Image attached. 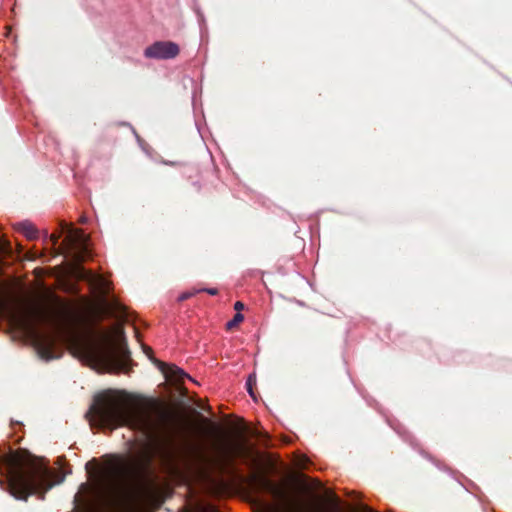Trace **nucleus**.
<instances>
[{
  "instance_id": "obj_20",
  "label": "nucleus",
  "mask_w": 512,
  "mask_h": 512,
  "mask_svg": "<svg viewBox=\"0 0 512 512\" xmlns=\"http://www.w3.org/2000/svg\"><path fill=\"white\" fill-rule=\"evenodd\" d=\"M50 237H51V241H52L53 244H56L58 242L59 238H60V236L57 235V234H51Z\"/></svg>"
},
{
  "instance_id": "obj_3",
  "label": "nucleus",
  "mask_w": 512,
  "mask_h": 512,
  "mask_svg": "<svg viewBox=\"0 0 512 512\" xmlns=\"http://www.w3.org/2000/svg\"><path fill=\"white\" fill-rule=\"evenodd\" d=\"M9 493L18 500L26 501L30 495L44 494L52 488L49 468L26 451L10 453L6 457Z\"/></svg>"
},
{
  "instance_id": "obj_2",
  "label": "nucleus",
  "mask_w": 512,
  "mask_h": 512,
  "mask_svg": "<svg viewBox=\"0 0 512 512\" xmlns=\"http://www.w3.org/2000/svg\"><path fill=\"white\" fill-rule=\"evenodd\" d=\"M186 458L190 466L205 475L211 471L227 473L233 470L235 458H244L248 460L247 464L252 469V473L247 479L251 486L258 491L271 494L276 499L285 501L289 512H304L300 503L289 500L284 490L266 476L259 457L242 443L223 445L218 449V454L213 457L206 455L199 448L193 447L186 453Z\"/></svg>"
},
{
  "instance_id": "obj_21",
  "label": "nucleus",
  "mask_w": 512,
  "mask_h": 512,
  "mask_svg": "<svg viewBox=\"0 0 512 512\" xmlns=\"http://www.w3.org/2000/svg\"><path fill=\"white\" fill-rule=\"evenodd\" d=\"M361 512H374V511L370 507L364 505V506H362Z\"/></svg>"
},
{
  "instance_id": "obj_13",
  "label": "nucleus",
  "mask_w": 512,
  "mask_h": 512,
  "mask_svg": "<svg viewBox=\"0 0 512 512\" xmlns=\"http://www.w3.org/2000/svg\"><path fill=\"white\" fill-rule=\"evenodd\" d=\"M256 383V377L255 375H249L248 379H247V382H246V386H247V390H248V393L250 394L251 397L255 398V395H254V392H253V385Z\"/></svg>"
},
{
  "instance_id": "obj_16",
  "label": "nucleus",
  "mask_w": 512,
  "mask_h": 512,
  "mask_svg": "<svg viewBox=\"0 0 512 512\" xmlns=\"http://www.w3.org/2000/svg\"><path fill=\"white\" fill-rule=\"evenodd\" d=\"M37 316L42 320V321H53V319H51V317L46 314V313H43V312H39L37 313Z\"/></svg>"
},
{
  "instance_id": "obj_24",
  "label": "nucleus",
  "mask_w": 512,
  "mask_h": 512,
  "mask_svg": "<svg viewBox=\"0 0 512 512\" xmlns=\"http://www.w3.org/2000/svg\"><path fill=\"white\" fill-rule=\"evenodd\" d=\"M97 280H98V282H99V285L104 286V285L106 284L105 280H104V279H102V278H98Z\"/></svg>"
},
{
  "instance_id": "obj_6",
  "label": "nucleus",
  "mask_w": 512,
  "mask_h": 512,
  "mask_svg": "<svg viewBox=\"0 0 512 512\" xmlns=\"http://www.w3.org/2000/svg\"><path fill=\"white\" fill-rule=\"evenodd\" d=\"M17 321L19 326L31 338L33 346L40 358L48 361L61 356V353L57 350V343L60 338V334L57 330L52 332H43L39 331L28 319H18Z\"/></svg>"
},
{
  "instance_id": "obj_11",
  "label": "nucleus",
  "mask_w": 512,
  "mask_h": 512,
  "mask_svg": "<svg viewBox=\"0 0 512 512\" xmlns=\"http://www.w3.org/2000/svg\"><path fill=\"white\" fill-rule=\"evenodd\" d=\"M180 512H219V511L212 505H198L193 509L185 508V509L181 510Z\"/></svg>"
},
{
  "instance_id": "obj_4",
  "label": "nucleus",
  "mask_w": 512,
  "mask_h": 512,
  "mask_svg": "<svg viewBox=\"0 0 512 512\" xmlns=\"http://www.w3.org/2000/svg\"><path fill=\"white\" fill-rule=\"evenodd\" d=\"M117 333L119 343L115 348L110 347L109 335L102 333L99 341L77 342V351L83 359L94 366L128 372L132 361L131 353L127 346L124 331L119 329Z\"/></svg>"
},
{
  "instance_id": "obj_8",
  "label": "nucleus",
  "mask_w": 512,
  "mask_h": 512,
  "mask_svg": "<svg viewBox=\"0 0 512 512\" xmlns=\"http://www.w3.org/2000/svg\"><path fill=\"white\" fill-rule=\"evenodd\" d=\"M143 349L145 354L159 368V370L164 374L167 380L182 383L185 378H189L188 374H186L182 369H180L176 365H169L163 361L153 358V350L151 347L144 345Z\"/></svg>"
},
{
  "instance_id": "obj_5",
  "label": "nucleus",
  "mask_w": 512,
  "mask_h": 512,
  "mask_svg": "<svg viewBox=\"0 0 512 512\" xmlns=\"http://www.w3.org/2000/svg\"><path fill=\"white\" fill-rule=\"evenodd\" d=\"M119 474L130 501L145 504L158 498L159 487L148 463L138 461L128 463L122 467Z\"/></svg>"
},
{
  "instance_id": "obj_12",
  "label": "nucleus",
  "mask_w": 512,
  "mask_h": 512,
  "mask_svg": "<svg viewBox=\"0 0 512 512\" xmlns=\"http://www.w3.org/2000/svg\"><path fill=\"white\" fill-rule=\"evenodd\" d=\"M243 320L244 316L241 313L237 312L234 315L233 319L226 323V329L232 330L233 328L237 327Z\"/></svg>"
},
{
  "instance_id": "obj_1",
  "label": "nucleus",
  "mask_w": 512,
  "mask_h": 512,
  "mask_svg": "<svg viewBox=\"0 0 512 512\" xmlns=\"http://www.w3.org/2000/svg\"><path fill=\"white\" fill-rule=\"evenodd\" d=\"M90 410L101 426L111 430L128 426L141 432L148 440L167 433L171 418L170 413L157 402L146 407H133L125 397L110 390L96 395Z\"/></svg>"
},
{
  "instance_id": "obj_19",
  "label": "nucleus",
  "mask_w": 512,
  "mask_h": 512,
  "mask_svg": "<svg viewBox=\"0 0 512 512\" xmlns=\"http://www.w3.org/2000/svg\"><path fill=\"white\" fill-rule=\"evenodd\" d=\"M202 291H205L208 294L213 295V296L218 294V290L216 288L203 289Z\"/></svg>"
},
{
  "instance_id": "obj_14",
  "label": "nucleus",
  "mask_w": 512,
  "mask_h": 512,
  "mask_svg": "<svg viewBox=\"0 0 512 512\" xmlns=\"http://www.w3.org/2000/svg\"><path fill=\"white\" fill-rule=\"evenodd\" d=\"M332 509L334 512H339V510H340V501L337 496H333Z\"/></svg>"
},
{
  "instance_id": "obj_23",
  "label": "nucleus",
  "mask_w": 512,
  "mask_h": 512,
  "mask_svg": "<svg viewBox=\"0 0 512 512\" xmlns=\"http://www.w3.org/2000/svg\"><path fill=\"white\" fill-rule=\"evenodd\" d=\"M79 221H80V223L84 224V223L87 222V217L86 216H82V217H80Z\"/></svg>"
},
{
  "instance_id": "obj_18",
  "label": "nucleus",
  "mask_w": 512,
  "mask_h": 512,
  "mask_svg": "<svg viewBox=\"0 0 512 512\" xmlns=\"http://www.w3.org/2000/svg\"><path fill=\"white\" fill-rule=\"evenodd\" d=\"M234 309L240 313V311L244 309V304L241 301H237L234 304Z\"/></svg>"
},
{
  "instance_id": "obj_9",
  "label": "nucleus",
  "mask_w": 512,
  "mask_h": 512,
  "mask_svg": "<svg viewBox=\"0 0 512 512\" xmlns=\"http://www.w3.org/2000/svg\"><path fill=\"white\" fill-rule=\"evenodd\" d=\"M17 229L30 240L37 238V229L30 222H21L17 224Z\"/></svg>"
},
{
  "instance_id": "obj_22",
  "label": "nucleus",
  "mask_w": 512,
  "mask_h": 512,
  "mask_svg": "<svg viewBox=\"0 0 512 512\" xmlns=\"http://www.w3.org/2000/svg\"><path fill=\"white\" fill-rule=\"evenodd\" d=\"M253 435H254L255 437H259V438H260V437H262V436L268 437L266 433H263V434H262V433L257 432V431H255V432L253 433Z\"/></svg>"
},
{
  "instance_id": "obj_7",
  "label": "nucleus",
  "mask_w": 512,
  "mask_h": 512,
  "mask_svg": "<svg viewBox=\"0 0 512 512\" xmlns=\"http://www.w3.org/2000/svg\"><path fill=\"white\" fill-rule=\"evenodd\" d=\"M179 52V46L172 41H156L144 50V56L150 59H173Z\"/></svg>"
},
{
  "instance_id": "obj_15",
  "label": "nucleus",
  "mask_w": 512,
  "mask_h": 512,
  "mask_svg": "<svg viewBox=\"0 0 512 512\" xmlns=\"http://www.w3.org/2000/svg\"><path fill=\"white\" fill-rule=\"evenodd\" d=\"M195 292H184L178 297V301L182 302L192 297Z\"/></svg>"
},
{
  "instance_id": "obj_10",
  "label": "nucleus",
  "mask_w": 512,
  "mask_h": 512,
  "mask_svg": "<svg viewBox=\"0 0 512 512\" xmlns=\"http://www.w3.org/2000/svg\"><path fill=\"white\" fill-rule=\"evenodd\" d=\"M68 232H69V238L72 242H74L75 244L79 245V246H85L86 245V235L84 234V232L81 230V229H73V228H69L68 229Z\"/></svg>"
},
{
  "instance_id": "obj_17",
  "label": "nucleus",
  "mask_w": 512,
  "mask_h": 512,
  "mask_svg": "<svg viewBox=\"0 0 512 512\" xmlns=\"http://www.w3.org/2000/svg\"><path fill=\"white\" fill-rule=\"evenodd\" d=\"M115 309L121 316L126 317V309L119 304H115Z\"/></svg>"
}]
</instances>
